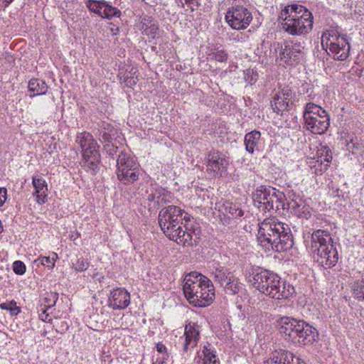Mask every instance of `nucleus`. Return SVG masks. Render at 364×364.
<instances>
[{"label":"nucleus","instance_id":"16","mask_svg":"<svg viewBox=\"0 0 364 364\" xmlns=\"http://www.w3.org/2000/svg\"><path fill=\"white\" fill-rule=\"evenodd\" d=\"M109 306L113 309H123L130 304V294L122 288H117L110 291Z\"/></svg>","mask_w":364,"mask_h":364},{"label":"nucleus","instance_id":"50","mask_svg":"<svg viewBox=\"0 0 364 364\" xmlns=\"http://www.w3.org/2000/svg\"><path fill=\"white\" fill-rule=\"evenodd\" d=\"M13 1H14V0H0V10L5 9Z\"/></svg>","mask_w":364,"mask_h":364},{"label":"nucleus","instance_id":"34","mask_svg":"<svg viewBox=\"0 0 364 364\" xmlns=\"http://www.w3.org/2000/svg\"><path fill=\"white\" fill-rule=\"evenodd\" d=\"M0 309L9 311L13 316H16L21 312L20 307L16 306V302L14 300L1 304Z\"/></svg>","mask_w":364,"mask_h":364},{"label":"nucleus","instance_id":"24","mask_svg":"<svg viewBox=\"0 0 364 364\" xmlns=\"http://www.w3.org/2000/svg\"><path fill=\"white\" fill-rule=\"evenodd\" d=\"M100 139L102 143L112 142L118 136L117 129L112 124L102 122L100 125Z\"/></svg>","mask_w":364,"mask_h":364},{"label":"nucleus","instance_id":"38","mask_svg":"<svg viewBox=\"0 0 364 364\" xmlns=\"http://www.w3.org/2000/svg\"><path fill=\"white\" fill-rule=\"evenodd\" d=\"M213 58L218 62L224 63L228 60V53L223 49H216Z\"/></svg>","mask_w":364,"mask_h":364},{"label":"nucleus","instance_id":"7","mask_svg":"<svg viewBox=\"0 0 364 364\" xmlns=\"http://www.w3.org/2000/svg\"><path fill=\"white\" fill-rule=\"evenodd\" d=\"M277 323L281 336L294 344H312L318 336L317 330L304 320L283 316L277 320Z\"/></svg>","mask_w":364,"mask_h":364},{"label":"nucleus","instance_id":"21","mask_svg":"<svg viewBox=\"0 0 364 364\" xmlns=\"http://www.w3.org/2000/svg\"><path fill=\"white\" fill-rule=\"evenodd\" d=\"M32 184L35 188L33 195L38 204H43L47 200L48 184L45 179L41 177L33 176Z\"/></svg>","mask_w":364,"mask_h":364},{"label":"nucleus","instance_id":"19","mask_svg":"<svg viewBox=\"0 0 364 364\" xmlns=\"http://www.w3.org/2000/svg\"><path fill=\"white\" fill-rule=\"evenodd\" d=\"M208 268L210 277L215 282L218 283L220 287L228 280V277L233 273L227 267L221 265L219 262H213L208 266Z\"/></svg>","mask_w":364,"mask_h":364},{"label":"nucleus","instance_id":"40","mask_svg":"<svg viewBox=\"0 0 364 364\" xmlns=\"http://www.w3.org/2000/svg\"><path fill=\"white\" fill-rule=\"evenodd\" d=\"M200 0H176L178 6L184 8L185 5L189 7L191 11H194V6L199 4Z\"/></svg>","mask_w":364,"mask_h":364},{"label":"nucleus","instance_id":"26","mask_svg":"<svg viewBox=\"0 0 364 364\" xmlns=\"http://www.w3.org/2000/svg\"><path fill=\"white\" fill-rule=\"evenodd\" d=\"M270 106L273 111L277 114L287 109L288 107V101L283 99L280 90H274L272 94V99L270 100Z\"/></svg>","mask_w":364,"mask_h":364},{"label":"nucleus","instance_id":"15","mask_svg":"<svg viewBox=\"0 0 364 364\" xmlns=\"http://www.w3.org/2000/svg\"><path fill=\"white\" fill-rule=\"evenodd\" d=\"M304 46L301 43L284 44L280 46L279 57L287 65H296L299 63L304 56Z\"/></svg>","mask_w":364,"mask_h":364},{"label":"nucleus","instance_id":"1","mask_svg":"<svg viewBox=\"0 0 364 364\" xmlns=\"http://www.w3.org/2000/svg\"><path fill=\"white\" fill-rule=\"evenodd\" d=\"M161 230L170 240L183 246H192L196 242L197 225L184 210L170 205L162 208L159 214Z\"/></svg>","mask_w":364,"mask_h":364},{"label":"nucleus","instance_id":"23","mask_svg":"<svg viewBox=\"0 0 364 364\" xmlns=\"http://www.w3.org/2000/svg\"><path fill=\"white\" fill-rule=\"evenodd\" d=\"M261 141V133L259 131L253 130L245 136V145L247 151L250 154L259 150V144Z\"/></svg>","mask_w":364,"mask_h":364},{"label":"nucleus","instance_id":"5","mask_svg":"<svg viewBox=\"0 0 364 364\" xmlns=\"http://www.w3.org/2000/svg\"><path fill=\"white\" fill-rule=\"evenodd\" d=\"M183 290L186 299L195 306H207L215 298V289L211 280L197 272L186 275Z\"/></svg>","mask_w":364,"mask_h":364},{"label":"nucleus","instance_id":"43","mask_svg":"<svg viewBox=\"0 0 364 364\" xmlns=\"http://www.w3.org/2000/svg\"><path fill=\"white\" fill-rule=\"evenodd\" d=\"M53 304L45 305V308L41 309L42 312L39 314L40 318L44 322H50L52 321L51 316L47 313L48 309H50Z\"/></svg>","mask_w":364,"mask_h":364},{"label":"nucleus","instance_id":"17","mask_svg":"<svg viewBox=\"0 0 364 364\" xmlns=\"http://www.w3.org/2000/svg\"><path fill=\"white\" fill-rule=\"evenodd\" d=\"M185 343L183 351L187 352L189 348H193L197 346L200 338L199 326L196 323H189L185 327Z\"/></svg>","mask_w":364,"mask_h":364},{"label":"nucleus","instance_id":"46","mask_svg":"<svg viewBox=\"0 0 364 364\" xmlns=\"http://www.w3.org/2000/svg\"><path fill=\"white\" fill-rule=\"evenodd\" d=\"M281 95L283 96V99L285 101H288V103L292 98V91L289 88H283L281 91Z\"/></svg>","mask_w":364,"mask_h":364},{"label":"nucleus","instance_id":"39","mask_svg":"<svg viewBox=\"0 0 364 364\" xmlns=\"http://www.w3.org/2000/svg\"><path fill=\"white\" fill-rule=\"evenodd\" d=\"M244 79L248 84H253L257 80V75L253 70H246L244 72Z\"/></svg>","mask_w":364,"mask_h":364},{"label":"nucleus","instance_id":"29","mask_svg":"<svg viewBox=\"0 0 364 364\" xmlns=\"http://www.w3.org/2000/svg\"><path fill=\"white\" fill-rule=\"evenodd\" d=\"M228 278V280L226 281L222 287L229 294H236L239 293L242 288V284L240 282L239 278L233 273Z\"/></svg>","mask_w":364,"mask_h":364},{"label":"nucleus","instance_id":"35","mask_svg":"<svg viewBox=\"0 0 364 364\" xmlns=\"http://www.w3.org/2000/svg\"><path fill=\"white\" fill-rule=\"evenodd\" d=\"M103 1H97L93 0H88L86 2V6L92 12L97 14L99 16H101L102 11L103 9Z\"/></svg>","mask_w":364,"mask_h":364},{"label":"nucleus","instance_id":"9","mask_svg":"<svg viewBox=\"0 0 364 364\" xmlns=\"http://www.w3.org/2000/svg\"><path fill=\"white\" fill-rule=\"evenodd\" d=\"M284 195L282 192L271 187L261 186L252 194L254 203L264 211L278 210L284 208Z\"/></svg>","mask_w":364,"mask_h":364},{"label":"nucleus","instance_id":"37","mask_svg":"<svg viewBox=\"0 0 364 364\" xmlns=\"http://www.w3.org/2000/svg\"><path fill=\"white\" fill-rule=\"evenodd\" d=\"M203 353L204 355V364H210L213 362V360H216L213 351L208 348L207 346H204Z\"/></svg>","mask_w":364,"mask_h":364},{"label":"nucleus","instance_id":"32","mask_svg":"<svg viewBox=\"0 0 364 364\" xmlns=\"http://www.w3.org/2000/svg\"><path fill=\"white\" fill-rule=\"evenodd\" d=\"M102 6L103 9L101 14L102 18L109 19L114 16L119 17L121 14V11L118 9L112 6L106 1H103Z\"/></svg>","mask_w":364,"mask_h":364},{"label":"nucleus","instance_id":"4","mask_svg":"<svg viewBox=\"0 0 364 364\" xmlns=\"http://www.w3.org/2000/svg\"><path fill=\"white\" fill-rule=\"evenodd\" d=\"M306 247L314 260L324 268L334 267L338 260V253L334 245L331 234L326 230L318 229L306 241Z\"/></svg>","mask_w":364,"mask_h":364},{"label":"nucleus","instance_id":"11","mask_svg":"<svg viewBox=\"0 0 364 364\" xmlns=\"http://www.w3.org/2000/svg\"><path fill=\"white\" fill-rule=\"evenodd\" d=\"M117 177L124 185L134 183L140 174L139 164L134 157L121 151L117 158Z\"/></svg>","mask_w":364,"mask_h":364},{"label":"nucleus","instance_id":"49","mask_svg":"<svg viewBox=\"0 0 364 364\" xmlns=\"http://www.w3.org/2000/svg\"><path fill=\"white\" fill-rule=\"evenodd\" d=\"M156 350L161 355L168 354L166 347L161 343L156 344Z\"/></svg>","mask_w":364,"mask_h":364},{"label":"nucleus","instance_id":"44","mask_svg":"<svg viewBox=\"0 0 364 364\" xmlns=\"http://www.w3.org/2000/svg\"><path fill=\"white\" fill-rule=\"evenodd\" d=\"M104 146L107 153L110 156H114L118 152V147L114 146L112 142L105 143Z\"/></svg>","mask_w":364,"mask_h":364},{"label":"nucleus","instance_id":"28","mask_svg":"<svg viewBox=\"0 0 364 364\" xmlns=\"http://www.w3.org/2000/svg\"><path fill=\"white\" fill-rule=\"evenodd\" d=\"M350 288L355 300L364 301V276L352 282L350 284Z\"/></svg>","mask_w":364,"mask_h":364},{"label":"nucleus","instance_id":"47","mask_svg":"<svg viewBox=\"0 0 364 364\" xmlns=\"http://www.w3.org/2000/svg\"><path fill=\"white\" fill-rule=\"evenodd\" d=\"M7 190L5 188H0V206H2L6 200Z\"/></svg>","mask_w":364,"mask_h":364},{"label":"nucleus","instance_id":"36","mask_svg":"<svg viewBox=\"0 0 364 364\" xmlns=\"http://www.w3.org/2000/svg\"><path fill=\"white\" fill-rule=\"evenodd\" d=\"M88 267L89 262L83 258H78L76 259L75 262H73V267L77 272L85 271Z\"/></svg>","mask_w":364,"mask_h":364},{"label":"nucleus","instance_id":"14","mask_svg":"<svg viewBox=\"0 0 364 364\" xmlns=\"http://www.w3.org/2000/svg\"><path fill=\"white\" fill-rule=\"evenodd\" d=\"M206 171L213 177H220L229 165L228 157L222 151L211 150L206 156Z\"/></svg>","mask_w":364,"mask_h":364},{"label":"nucleus","instance_id":"3","mask_svg":"<svg viewBox=\"0 0 364 364\" xmlns=\"http://www.w3.org/2000/svg\"><path fill=\"white\" fill-rule=\"evenodd\" d=\"M248 281L260 292L275 299H288L294 292L293 286L276 274L260 267L252 269Z\"/></svg>","mask_w":364,"mask_h":364},{"label":"nucleus","instance_id":"12","mask_svg":"<svg viewBox=\"0 0 364 364\" xmlns=\"http://www.w3.org/2000/svg\"><path fill=\"white\" fill-rule=\"evenodd\" d=\"M322 46L328 50V53L336 60H345L349 55L350 45L348 41L335 30H328L322 34Z\"/></svg>","mask_w":364,"mask_h":364},{"label":"nucleus","instance_id":"42","mask_svg":"<svg viewBox=\"0 0 364 364\" xmlns=\"http://www.w3.org/2000/svg\"><path fill=\"white\" fill-rule=\"evenodd\" d=\"M55 259L54 257L51 259L50 257H43L38 258L37 261H39L42 265L48 267L50 269L55 266Z\"/></svg>","mask_w":364,"mask_h":364},{"label":"nucleus","instance_id":"6","mask_svg":"<svg viewBox=\"0 0 364 364\" xmlns=\"http://www.w3.org/2000/svg\"><path fill=\"white\" fill-rule=\"evenodd\" d=\"M283 29L290 35L301 36L309 33L313 27L312 13L305 6L292 4L286 6L279 15Z\"/></svg>","mask_w":364,"mask_h":364},{"label":"nucleus","instance_id":"20","mask_svg":"<svg viewBox=\"0 0 364 364\" xmlns=\"http://www.w3.org/2000/svg\"><path fill=\"white\" fill-rule=\"evenodd\" d=\"M300 358L296 357L292 353L284 350H276L272 353L271 357L267 360L268 364H299Z\"/></svg>","mask_w":364,"mask_h":364},{"label":"nucleus","instance_id":"2","mask_svg":"<svg viewBox=\"0 0 364 364\" xmlns=\"http://www.w3.org/2000/svg\"><path fill=\"white\" fill-rule=\"evenodd\" d=\"M257 239L263 247L278 252L287 251L294 245L289 225L276 217L265 218L259 224Z\"/></svg>","mask_w":364,"mask_h":364},{"label":"nucleus","instance_id":"25","mask_svg":"<svg viewBox=\"0 0 364 364\" xmlns=\"http://www.w3.org/2000/svg\"><path fill=\"white\" fill-rule=\"evenodd\" d=\"M139 29L142 33L154 38L158 34L159 26L151 17L144 16L141 20Z\"/></svg>","mask_w":364,"mask_h":364},{"label":"nucleus","instance_id":"51","mask_svg":"<svg viewBox=\"0 0 364 364\" xmlns=\"http://www.w3.org/2000/svg\"><path fill=\"white\" fill-rule=\"evenodd\" d=\"M50 296L53 299V303L55 304L56 300L58 299V294L51 293Z\"/></svg>","mask_w":364,"mask_h":364},{"label":"nucleus","instance_id":"41","mask_svg":"<svg viewBox=\"0 0 364 364\" xmlns=\"http://www.w3.org/2000/svg\"><path fill=\"white\" fill-rule=\"evenodd\" d=\"M13 269L16 274L22 275L26 272V265L23 262L17 260L13 263Z\"/></svg>","mask_w":364,"mask_h":364},{"label":"nucleus","instance_id":"33","mask_svg":"<svg viewBox=\"0 0 364 364\" xmlns=\"http://www.w3.org/2000/svg\"><path fill=\"white\" fill-rule=\"evenodd\" d=\"M225 213L230 214L233 218H240L243 215V210L239 208L237 204L225 202L223 205Z\"/></svg>","mask_w":364,"mask_h":364},{"label":"nucleus","instance_id":"18","mask_svg":"<svg viewBox=\"0 0 364 364\" xmlns=\"http://www.w3.org/2000/svg\"><path fill=\"white\" fill-rule=\"evenodd\" d=\"M173 200V196L164 191L151 193L147 196L149 209H158Z\"/></svg>","mask_w":364,"mask_h":364},{"label":"nucleus","instance_id":"45","mask_svg":"<svg viewBox=\"0 0 364 364\" xmlns=\"http://www.w3.org/2000/svg\"><path fill=\"white\" fill-rule=\"evenodd\" d=\"M346 146L347 149L349 151L352 152V154H355L356 151H358L360 147V144L356 141H354L353 139H350V141H348Z\"/></svg>","mask_w":364,"mask_h":364},{"label":"nucleus","instance_id":"8","mask_svg":"<svg viewBox=\"0 0 364 364\" xmlns=\"http://www.w3.org/2000/svg\"><path fill=\"white\" fill-rule=\"evenodd\" d=\"M304 128L314 134H323L330 125V117L321 107L308 102L303 113Z\"/></svg>","mask_w":364,"mask_h":364},{"label":"nucleus","instance_id":"30","mask_svg":"<svg viewBox=\"0 0 364 364\" xmlns=\"http://www.w3.org/2000/svg\"><path fill=\"white\" fill-rule=\"evenodd\" d=\"M289 205L299 217L307 218L310 214L309 207L304 204L301 198H298V200L292 199Z\"/></svg>","mask_w":364,"mask_h":364},{"label":"nucleus","instance_id":"31","mask_svg":"<svg viewBox=\"0 0 364 364\" xmlns=\"http://www.w3.org/2000/svg\"><path fill=\"white\" fill-rule=\"evenodd\" d=\"M136 69L132 68L129 71H126L120 79H123L125 85L129 87L136 85L139 80L138 76L136 75Z\"/></svg>","mask_w":364,"mask_h":364},{"label":"nucleus","instance_id":"52","mask_svg":"<svg viewBox=\"0 0 364 364\" xmlns=\"http://www.w3.org/2000/svg\"><path fill=\"white\" fill-rule=\"evenodd\" d=\"M210 364H220V362L218 360H213V362H212Z\"/></svg>","mask_w":364,"mask_h":364},{"label":"nucleus","instance_id":"27","mask_svg":"<svg viewBox=\"0 0 364 364\" xmlns=\"http://www.w3.org/2000/svg\"><path fill=\"white\" fill-rule=\"evenodd\" d=\"M28 90L33 92L31 95V97L46 94L48 91L47 84L42 80L33 78L28 82Z\"/></svg>","mask_w":364,"mask_h":364},{"label":"nucleus","instance_id":"10","mask_svg":"<svg viewBox=\"0 0 364 364\" xmlns=\"http://www.w3.org/2000/svg\"><path fill=\"white\" fill-rule=\"evenodd\" d=\"M82 152V166L87 171L95 173L99 168L100 154L99 146L92 134L84 132L79 134L76 139Z\"/></svg>","mask_w":364,"mask_h":364},{"label":"nucleus","instance_id":"13","mask_svg":"<svg viewBox=\"0 0 364 364\" xmlns=\"http://www.w3.org/2000/svg\"><path fill=\"white\" fill-rule=\"evenodd\" d=\"M252 20V13L245 6L237 5L228 9L225 21L233 29H245Z\"/></svg>","mask_w":364,"mask_h":364},{"label":"nucleus","instance_id":"22","mask_svg":"<svg viewBox=\"0 0 364 364\" xmlns=\"http://www.w3.org/2000/svg\"><path fill=\"white\" fill-rule=\"evenodd\" d=\"M318 160L315 164L316 171L321 173L327 170L332 160V154L330 149L326 146H322L318 149Z\"/></svg>","mask_w":364,"mask_h":364},{"label":"nucleus","instance_id":"53","mask_svg":"<svg viewBox=\"0 0 364 364\" xmlns=\"http://www.w3.org/2000/svg\"><path fill=\"white\" fill-rule=\"evenodd\" d=\"M299 364H305L304 361H301V363Z\"/></svg>","mask_w":364,"mask_h":364},{"label":"nucleus","instance_id":"48","mask_svg":"<svg viewBox=\"0 0 364 364\" xmlns=\"http://www.w3.org/2000/svg\"><path fill=\"white\" fill-rule=\"evenodd\" d=\"M168 358V354L161 355V357L157 358L153 364H165Z\"/></svg>","mask_w":364,"mask_h":364}]
</instances>
